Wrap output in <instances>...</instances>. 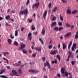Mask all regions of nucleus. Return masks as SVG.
Masks as SVG:
<instances>
[{
	"label": "nucleus",
	"mask_w": 78,
	"mask_h": 78,
	"mask_svg": "<svg viewBox=\"0 0 78 78\" xmlns=\"http://www.w3.org/2000/svg\"><path fill=\"white\" fill-rule=\"evenodd\" d=\"M51 3H49L48 5V8H51Z\"/></svg>",
	"instance_id": "nucleus-45"
},
{
	"label": "nucleus",
	"mask_w": 78,
	"mask_h": 78,
	"mask_svg": "<svg viewBox=\"0 0 78 78\" xmlns=\"http://www.w3.org/2000/svg\"><path fill=\"white\" fill-rule=\"evenodd\" d=\"M12 72L14 74V75H15V76H17V73L16 72V70H12Z\"/></svg>",
	"instance_id": "nucleus-12"
},
{
	"label": "nucleus",
	"mask_w": 78,
	"mask_h": 78,
	"mask_svg": "<svg viewBox=\"0 0 78 78\" xmlns=\"http://www.w3.org/2000/svg\"><path fill=\"white\" fill-rule=\"evenodd\" d=\"M71 63H72V65H74V64H75V62H74L73 61H72L71 62Z\"/></svg>",
	"instance_id": "nucleus-49"
},
{
	"label": "nucleus",
	"mask_w": 78,
	"mask_h": 78,
	"mask_svg": "<svg viewBox=\"0 0 78 78\" xmlns=\"http://www.w3.org/2000/svg\"><path fill=\"white\" fill-rule=\"evenodd\" d=\"M57 76H58V77H61V75H60V74H57Z\"/></svg>",
	"instance_id": "nucleus-55"
},
{
	"label": "nucleus",
	"mask_w": 78,
	"mask_h": 78,
	"mask_svg": "<svg viewBox=\"0 0 78 78\" xmlns=\"http://www.w3.org/2000/svg\"><path fill=\"white\" fill-rule=\"evenodd\" d=\"M47 10H45L43 14V18L45 19V16H47Z\"/></svg>",
	"instance_id": "nucleus-14"
},
{
	"label": "nucleus",
	"mask_w": 78,
	"mask_h": 78,
	"mask_svg": "<svg viewBox=\"0 0 78 78\" xmlns=\"http://www.w3.org/2000/svg\"><path fill=\"white\" fill-rule=\"evenodd\" d=\"M39 6V2L38 1H36L35 3L33 6V8H34L35 6L36 8H38Z\"/></svg>",
	"instance_id": "nucleus-3"
},
{
	"label": "nucleus",
	"mask_w": 78,
	"mask_h": 78,
	"mask_svg": "<svg viewBox=\"0 0 78 78\" xmlns=\"http://www.w3.org/2000/svg\"><path fill=\"white\" fill-rule=\"evenodd\" d=\"M62 45H63V50H66V47H67V46L65 44V43H62Z\"/></svg>",
	"instance_id": "nucleus-11"
},
{
	"label": "nucleus",
	"mask_w": 78,
	"mask_h": 78,
	"mask_svg": "<svg viewBox=\"0 0 78 78\" xmlns=\"http://www.w3.org/2000/svg\"><path fill=\"white\" fill-rule=\"evenodd\" d=\"M54 30L56 31H58L59 30V28L57 27H55L54 28Z\"/></svg>",
	"instance_id": "nucleus-32"
},
{
	"label": "nucleus",
	"mask_w": 78,
	"mask_h": 78,
	"mask_svg": "<svg viewBox=\"0 0 78 78\" xmlns=\"http://www.w3.org/2000/svg\"><path fill=\"white\" fill-rule=\"evenodd\" d=\"M36 54H34L32 55V57H36Z\"/></svg>",
	"instance_id": "nucleus-51"
},
{
	"label": "nucleus",
	"mask_w": 78,
	"mask_h": 78,
	"mask_svg": "<svg viewBox=\"0 0 78 78\" xmlns=\"http://www.w3.org/2000/svg\"><path fill=\"white\" fill-rule=\"evenodd\" d=\"M14 66H20V61H18V63H16L15 64H13Z\"/></svg>",
	"instance_id": "nucleus-17"
},
{
	"label": "nucleus",
	"mask_w": 78,
	"mask_h": 78,
	"mask_svg": "<svg viewBox=\"0 0 78 78\" xmlns=\"http://www.w3.org/2000/svg\"><path fill=\"white\" fill-rule=\"evenodd\" d=\"M78 10H75L74 11H73L72 12V14H76V13H78Z\"/></svg>",
	"instance_id": "nucleus-15"
},
{
	"label": "nucleus",
	"mask_w": 78,
	"mask_h": 78,
	"mask_svg": "<svg viewBox=\"0 0 78 78\" xmlns=\"http://www.w3.org/2000/svg\"><path fill=\"white\" fill-rule=\"evenodd\" d=\"M32 35V34L31 33H29L28 34V36L27 37L28 39H29L30 41H31V39H32V36L31 35Z\"/></svg>",
	"instance_id": "nucleus-5"
},
{
	"label": "nucleus",
	"mask_w": 78,
	"mask_h": 78,
	"mask_svg": "<svg viewBox=\"0 0 78 78\" xmlns=\"http://www.w3.org/2000/svg\"><path fill=\"white\" fill-rule=\"evenodd\" d=\"M23 53H24V54H27V50L25 49H21Z\"/></svg>",
	"instance_id": "nucleus-19"
},
{
	"label": "nucleus",
	"mask_w": 78,
	"mask_h": 78,
	"mask_svg": "<svg viewBox=\"0 0 78 78\" xmlns=\"http://www.w3.org/2000/svg\"><path fill=\"white\" fill-rule=\"evenodd\" d=\"M10 18V16H8L5 17V19L6 20H9V19Z\"/></svg>",
	"instance_id": "nucleus-35"
},
{
	"label": "nucleus",
	"mask_w": 78,
	"mask_h": 78,
	"mask_svg": "<svg viewBox=\"0 0 78 78\" xmlns=\"http://www.w3.org/2000/svg\"><path fill=\"white\" fill-rule=\"evenodd\" d=\"M56 10H57V7H55L54 9L52 10V12H55L56 11Z\"/></svg>",
	"instance_id": "nucleus-24"
},
{
	"label": "nucleus",
	"mask_w": 78,
	"mask_h": 78,
	"mask_svg": "<svg viewBox=\"0 0 78 78\" xmlns=\"http://www.w3.org/2000/svg\"><path fill=\"white\" fill-rule=\"evenodd\" d=\"M10 11V9H8L7 10V12H9Z\"/></svg>",
	"instance_id": "nucleus-63"
},
{
	"label": "nucleus",
	"mask_w": 78,
	"mask_h": 78,
	"mask_svg": "<svg viewBox=\"0 0 78 78\" xmlns=\"http://www.w3.org/2000/svg\"><path fill=\"white\" fill-rule=\"evenodd\" d=\"M65 71V69L64 68H62L61 69V71L62 73L64 74Z\"/></svg>",
	"instance_id": "nucleus-21"
},
{
	"label": "nucleus",
	"mask_w": 78,
	"mask_h": 78,
	"mask_svg": "<svg viewBox=\"0 0 78 78\" xmlns=\"http://www.w3.org/2000/svg\"><path fill=\"white\" fill-rule=\"evenodd\" d=\"M57 62H58L57 61V60L56 59H55V61H52L51 62L52 64H54V63L56 64Z\"/></svg>",
	"instance_id": "nucleus-27"
},
{
	"label": "nucleus",
	"mask_w": 78,
	"mask_h": 78,
	"mask_svg": "<svg viewBox=\"0 0 78 78\" xmlns=\"http://www.w3.org/2000/svg\"><path fill=\"white\" fill-rule=\"evenodd\" d=\"M38 33L37 32V31H36L35 33L34 34H35V35H36Z\"/></svg>",
	"instance_id": "nucleus-61"
},
{
	"label": "nucleus",
	"mask_w": 78,
	"mask_h": 78,
	"mask_svg": "<svg viewBox=\"0 0 78 78\" xmlns=\"http://www.w3.org/2000/svg\"><path fill=\"white\" fill-rule=\"evenodd\" d=\"M8 43L9 44H11L12 43V40H11V39H8Z\"/></svg>",
	"instance_id": "nucleus-26"
},
{
	"label": "nucleus",
	"mask_w": 78,
	"mask_h": 78,
	"mask_svg": "<svg viewBox=\"0 0 78 78\" xmlns=\"http://www.w3.org/2000/svg\"><path fill=\"white\" fill-rule=\"evenodd\" d=\"M57 58H58V61H60V60H61V57H60V55H57Z\"/></svg>",
	"instance_id": "nucleus-34"
},
{
	"label": "nucleus",
	"mask_w": 78,
	"mask_h": 78,
	"mask_svg": "<svg viewBox=\"0 0 78 78\" xmlns=\"http://www.w3.org/2000/svg\"><path fill=\"white\" fill-rule=\"evenodd\" d=\"M30 72H31L32 73H38L39 71H35V70L31 69L29 70Z\"/></svg>",
	"instance_id": "nucleus-10"
},
{
	"label": "nucleus",
	"mask_w": 78,
	"mask_h": 78,
	"mask_svg": "<svg viewBox=\"0 0 78 78\" xmlns=\"http://www.w3.org/2000/svg\"><path fill=\"white\" fill-rule=\"evenodd\" d=\"M53 47V45H49L48 46V48H49V49H51V48H52Z\"/></svg>",
	"instance_id": "nucleus-41"
},
{
	"label": "nucleus",
	"mask_w": 78,
	"mask_h": 78,
	"mask_svg": "<svg viewBox=\"0 0 78 78\" xmlns=\"http://www.w3.org/2000/svg\"><path fill=\"white\" fill-rule=\"evenodd\" d=\"M58 25L59 26H62V23L61 22H60L58 23Z\"/></svg>",
	"instance_id": "nucleus-42"
},
{
	"label": "nucleus",
	"mask_w": 78,
	"mask_h": 78,
	"mask_svg": "<svg viewBox=\"0 0 78 78\" xmlns=\"http://www.w3.org/2000/svg\"><path fill=\"white\" fill-rule=\"evenodd\" d=\"M66 25L67 27H70V24L69 23H66Z\"/></svg>",
	"instance_id": "nucleus-37"
},
{
	"label": "nucleus",
	"mask_w": 78,
	"mask_h": 78,
	"mask_svg": "<svg viewBox=\"0 0 78 78\" xmlns=\"http://www.w3.org/2000/svg\"><path fill=\"white\" fill-rule=\"evenodd\" d=\"M67 14H71V10H70L68 9L67 10Z\"/></svg>",
	"instance_id": "nucleus-29"
},
{
	"label": "nucleus",
	"mask_w": 78,
	"mask_h": 78,
	"mask_svg": "<svg viewBox=\"0 0 78 78\" xmlns=\"http://www.w3.org/2000/svg\"><path fill=\"white\" fill-rule=\"evenodd\" d=\"M41 33L43 35H44L45 34V30L44 29V28L42 29Z\"/></svg>",
	"instance_id": "nucleus-16"
},
{
	"label": "nucleus",
	"mask_w": 78,
	"mask_h": 78,
	"mask_svg": "<svg viewBox=\"0 0 78 78\" xmlns=\"http://www.w3.org/2000/svg\"><path fill=\"white\" fill-rule=\"evenodd\" d=\"M10 37L11 39H14V36L12 35H11Z\"/></svg>",
	"instance_id": "nucleus-46"
},
{
	"label": "nucleus",
	"mask_w": 78,
	"mask_h": 78,
	"mask_svg": "<svg viewBox=\"0 0 78 78\" xmlns=\"http://www.w3.org/2000/svg\"><path fill=\"white\" fill-rule=\"evenodd\" d=\"M46 63H44V67H46L47 66L49 69H50L51 68L50 67V64L49 63V62L47 61H46Z\"/></svg>",
	"instance_id": "nucleus-1"
},
{
	"label": "nucleus",
	"mask_w": 78,
	"mask_h": 78,
	"mask_svg": "<svg viewBox=\"0 0 78 78\" xmlns=\"http://www.w3.org/2000/svg\"><path fill=\"white\" fill-rule=\"evenodd\" d=\"M11 12L12 13H13L14 14L16 12V11L15 10H12Z\"/></svg>",
	"instance_id": "nucleus-52"
},
{
	"label": "nucleus",
	"mask_w": 78,
	"mask_h": 78,
	"mask_svg": "<svg viewBox=\"0 0 78 78\" xmlns=\"http://www.w3.org/2000/svg\"><path fill=\"white\" fill-rule=\"evenodd\" d=\"M33 22V20L32 19H30L29 20V23H31Z\"/></svg>",
	"instance_id": "nucleus-53"
},
{
	"label": "nucleus",
	"mask_w": 78,
	"mask_h": 78,
	"mask_svg": "<svg viewBox=\"0 0 78 78\" xmlns=\"http://www.w3.org/2000/svg\"><path fill=\"white\" fill-rule=\"evenodd\" d=\"M73 55V54H72V53L71 51H69V55L70 56H72Z\"/></svg>",
	"instance_id": "nucleus-44"
},
{
	"label": "nucleus",
	"mask_w": 78,
	"mask_h": 78,
	"mask_svg": "<svg viewBox=\"0 0 78 78\" xmlns=\"http://www.w3.org/2000/svg\"><path fill=\"white\" fill-rule=\"evenodd\" d=\"M62 2L63 3H67V0H62Z\"/></svg>",
	"instance_id": "nucleus-36"
},
{
	"label": "nucleus",
	"mask_w": 78,
	"mask_h": 78,
	"mask_svg": "<svg viewBox=\"0 0 78 78\" xmlns=\"http://www.w3.org/2000/svg\"><path fill=\"white\" fill-rule=\"evenodd\" d=\"M56 17H55V16H54L53 17V18L52 20H53V21L55 20H56Z\"/></svg>",
	"instance_id": "nucleus-50"
},
{
	"label": "nucleus",
	"mask_w": 78,
	"mask_h": 78,
	"mask_svg": "<svg viewBox=\"0 0 78 78\" xmlns=\"http://www.w3.org/2000/svg\"><path fill=\"white\" fill-rule=\"evenodd\" d=\"M56 53H58V50L51 51L50 53V54H51L52 55H56Z\"/></svg>",
	"instance_id": "nucleus-6"
},
{
	"label": "nucleus",
	"mask_w": 78,
	"mask_h": 78,
	"mask_svg": "<svg viewBox=\"0 0 78 78\" xmlns=\"http://www.w3.org/2000/svg\"><path fill=\"white\" fill-rule=\"evenodd\" d=\"M74 28V26H73V25H72L71 26V28Z\"/></svg>",
	"instance_id": "nucleus-60"
},
{
	"label": "nucleus",
	"mask_w": 78,
	"mask_h": 78,
	"mask_svg": "<svg viewBox=\"0 0 78 78\" xmlns=\"http://www.w3.org/2000/svg\"><path fill=\"white\" fill-rule=\"evenodd\" d=\"M5 25H6V26H9V24H8V23L7 22L5 23Z\"/></svg>",
	"instance_id": "nucleus-56"
},
{
	"label": "nucleus",
	"mask_w": 78,
	"mask_h": 78,
	"mask_svg": "<svg viewBox=\"0 0 78 78\" xmlns=\"http://www.w3.org/2000/svg\"><path fill=\"white\" fill-rule=\"evenodd\" d=\"M7 68L8 69H10V67L9 66H7Z\"/></svg>",
	"instance_id": "nucleus-59"
},
{
	"label": "nucleus",
	"mask_w": 78,
	"mask_h": 78,
	"mask_svg": "<svg viewBox=\"0 0 78 78\" xmlns=\"http://www.w3.org/2000/svg\"><path fill=\"white\" fill-rule=\"evenodd\" d=\"M9 75L11 76H14V74L11 73H10Z\"/></svg>",
	"instance_id": "nucleus-48"
},
{
	"label": "nucleus",
	"mask_w": 78,
	"mask_h": 78,
	"mask_svg": "<svg viewBox=\"0 0 78 78\" xmlns=\"http://www.w3.org/2000/svg\"><path fill=\"white\" fill-rule=\"evenodd\" d=\"M20 73H22V70L21 69H20Z\"/></svg>",
	"instance_id": "nucleus-57"
},
{
	"label": "nucleus",
	"mask_w": 78,
	"mask_h": 78,
	"mask_svg": "<svg viewBox=\"0 0 78 78\" xmlns=\"http://www.w3.org/2000/svg\"><path fill=\"white\" fill-rule=\"evenodd\" d=\"M3 59L4 60H5V61H7V64H8L9 63V62L8 61V60L7 59V58H5L3 57Z\"/></svg>",
	"instance_id": "nucleus-28"
},
{
	"label": "nucleus",
	"mask_w": 78,
	"mask_h": 78,
	"mask_svg": "<svg viewBox=\"0 0 78 78\" xmlns=\"http://www.w3.org/2000/svg\"><path fill=\"white\" fill-rule=\"evenodd\" d=\"M35 49L36 50H37V51H41V48H39L38 47H36Z\"/></svg>",
	"instance_id": "nucleus-20"
},
{
	"label": "nucleus",
	"mask_w": 78,
	"mask_h": 78,
	"mask_svg": "<svg viewBox=\"0 0 78 78\" xmlns=\"http://www.w3.org/2000/svg\"><path fill=\"white\" fill-rule=\"evenodd\" d=\"M52 44V41H50L49 44Z\"/></svg>",
	"instance_id": "nucleus-62"
},
{
	"label": "nucleus",
	"mask_w": 78,
	"mask_h": 78,
	"mask_svg": "<svg viewBox=\"0 0 78 78\" xmlns=\"http://www.w3.org/2000/svg\"><path fill=\"white\" fill-rule=\"evenodd\" d=\"M3 72H5V69H2L1 71L0 72V74L1 75V74H3Z\"/></svg>",
	"instance_id": "nucleus-23"
},
{
	"label": "nucleus",
	"mask_w": 78,
	"mask_h": 78,
	"mask_svg": "<svg viewBox=\"0 0 78 78\" xmlns=\"http://www.w3.org/2000/svg\"><path fill=\"white\" fill-rule=\"evenodd\" d=\"M32 30H34L36 28H35V27H34V25H32Z\"/></svg>",
	"instance_id": "nucleus-31"
},
{
	"label": "nucleus",
	"mask_w": 78,
	"mask_h": 78,
	"mask_svg": "<svg viewBox=\"0 0 78 78\" xmlns=\"http://www.w3.org/2000/svg\"><path fill=\"white\" fill-rule=\"evenodd\" d=\"M3 17H0V20H3Z\"/></svg>",
	"instance_id": "nucleus-58"
},
{
	"label": "nucleus",
	"mask_w": 78,
	"mask_h": 78,
	"mask_svg": "<svg viewBox=\"0 0 78 78\" xmlns=\"http://www.w3.org/2000/svg\"><path fill=\"white\" fill-rule=\"evenodd\" d=\"M60 19L62 21H63V17L62 16H61L60 17Z\"/></svg>",
	"instance_id": "nucleus-43"
},
{
	"label": "nucleus",
	"mask_w": 78,
	"mask_h": 78,
	"mask_svg": "<svg viewBox=\"0 0 78 78\" xmlns=\"http://www.w3.org/2000/svg\"><path fill=\"white\" fill-rule=\"evenodd\" d=\"M42 59L43 61H45V57H43L42 58Z\"/></svg>",
	"instance_id": "nucleus-47"
},
{
	"label": "nucleus",
	"mask_w": 78,
	"mask_h": 78,
	"mask_svg": "<svg viewBox=\"0 0 78 78\" xmlns=\"http://www.w3.org/2000/svg\"><path fill=\"white\" fill-rule=\"evenodd\" d=\"M68 75H70V73H68V72H67V71H66L65 72V76H66V77H67V76H68Z\"/></svg>",
	"instance_id": "nucleus-13"
},
{
	"label": "nucleus",
	"mask_w": 78,
	"mask_h": 78,
	"mask_svg": "<svg viewBox=\"0 0 78 78\" xmlns=\"http://www.w3.org/2000/svg\"><path fill=\"white\" fill-rule=\"evenodd\" d=\"M25 47H26V45H25V44L23 43H21V48H20L21 50H22Z\"/></svg>",
	"instance_id": "nucleus-7"
},
{
	"label": "nucleus",
	"mask_w": 78,
	"mask_h": 78,
	"mask_svg": "<svg viewBox=\"0 0 78 78\" xmlns=\"http://www.w3.org/2000/svg\"><path fill=\"white\" fill-rule=\"evenodd\" d=\"M28 9H26L24 11H22L21 12H20V14H22V15H23V14L25 15L27 14H28Z\"/></svg>",
	"instance_id": "nucleus-2"
},
{
	"label": "nucleus",
	"mask_w": 78,
	"mask_h": 78,
	"mask_svg": "<svg viewBox=\"0 0 78 78\" xmlns=\"http://www.w3.org/2000/svg\"><path fill=\"white\" fill-rule=\"evenodd\" d=\"M39 41H41V43H42V44H44V42L42 40V38H39Z\"/></svg>",
	"instance_id": "nucleus-39"
},
{
	"label": "nucleus",
	"mask_w": 78,
	"mask_h": 78,
	"mask_svg": "<svg viewBox=\"0 0 78 78\" xmlns=\"http://www.w3.org/2000/svg\"><path fill=\"white\" fill-rule=\"evenodd\" d=\"M75 38L76 39H78V32H77L76 33V35L75 36Z\"/></svg>",
	"instance_id": "nucleus-18"
},
{
	"label": "nucleus",
	"mask_w": 78,
	"mask_h": 78,
	"mask_svg": "<svg viewBox=\"0 0 78 78\" xmlns=\"http://www.w3.org/2000/svg\"><path fill=\"white\" fill-rule=\"evenodd\" d=\"M3 55L5 56H6L7 55H9V53L8 52H4V53L3 54Z\"/></svg>",
	"instance_id": "nucleus-30"
},
{
	"label": "nucleus",
	"mask_w": 78,
	"mask_h": 78,
	"mask_svg": "<svg viewBox=\"0 0 78 78\" xmlns=\"http://www.w3.org/2000/svg\"><path fill=\"white\" fill-rule=\"evenodd\" d=\"M17 35H18V30H15V36H17Z\"/></svg>",
	"instance_id": "nucleus-33"
},
{
	"label": "nucleus",
	"mask_w": 78,
	"mask_h": 78,
	"mask_svg": "<svg viewBox=\"0 0 78 78\" xmlns=\"http://www.w3.org/2000/svg\"><path fill=\"white\" fill-rule=\"evenodd\" d=\"M57 23L55 21L53 22L51 24V26L52 27H54L56 26Z\"/></svg>",
	"instance_id": "nucleus-9"
},
{
	"label": "nucleus",
	"mask_w": 78,
	"mask_h": 78,
	"mask_svg": "<svg viewBox=\"0 0 78 78\" xmlns=\"http://www.w3.org/2000/svg\"><path fill=\"white\" fill-rule=\"evenodd\" d=\"M63 27H60L59 28H58V30L59 31H61V30H63Z\"/></svg>",
	"instance_id": "nucleus-40"
},
{
	"label": "nucleus",
	"mask_w": 78,
	"mask_h": 78,
	"mask_svg": "<svg viewBox=\"0 0 78 78\" xmlns=\"http://www.w3.org/2000/svg\"><path fill=\"white\" fill-rule=\"evenodd\" d=\"M76 43H74L73 44V45L71 48V50L72 51H73L74 50H75V49L76 48Z\"/></svg>",
	"instance_id": "nucleus-4"
},
{
	"label": "nucleus",
	"mask_w": 78,
	"mask_h": 78,
	"mask_svg": "<svg viewBox=\"0 0 78 78\" xmlns=\"http://www.w3.org/2000/svg\"><path fill=\"white\" fill-rule=\"evenodd\" d=\"M24 28H25L24 27L22 28L21 30V31H23V30H24Z\"/></svg>",
	"instance_id": "nucleus-54"
},
{
	"label": "nucleus",
	"mask_w": 78,
	"mask_h": 78,
	"mask_svg": "<svg viewBox=\"0 0 78 78\" xmlns=\"http://www.w3.org/2000/svg\"><path fill=\"white\" fill-rule=\"evenodd\" d=\"M72 41H71L68 45V49H70V47H71V45H72Z\"/></svg>",
	"instance_id": "nucleus-25"
},
{
	"label": "nucleus",
	"mask_w": 78,
	"mask_h": 78,
	"mask_svg": "<svg viewBox=\"0 0 78 78\" xmlns=\"http://www.w3.org/2000/svg\"><path fill=\"white\" fill-rule=\"evenodd\" d=\"M30 0H27V2L26 3V5H28V4L30 3Z\"/></svg>",
	"instance_id": "nucleus-38"
},
{
	"label": "nucleus",
	"mask_w": 78,
	"mask_h": 78,
	"mask_svg": "<svg viewBox=\"0 0 78 78\" xmlns=\"http://www.w3.org/2000/svg\"><path fill=\"white\" fill-rule=\"evenodd\" d=\"M13 44L14 45L16 46H17L18 45H19V44H18V43L16 41H15L14 42Z\"/></svg>",
	"instance_id": "nucleus-22"
},
{
	"label": "nucleus",
	"mask_w": 78,
	"mask_h": 78,
	"mask_svg": "<svg viewBox=\"0 0 78 78\" xmlns=\"http://www.w3.org/2000/svg\"><path fill=\"white\" fill-rule=\"evenodd\" d=\"M71 34L72 33H71V32H68L65 35V37H70V36H71Z\"/></svg>",
	"instance_id": "nucleus-8"
},
{
	"label": "nucleus",
	"mask_w": 78,
	"mask_h": 78,
	"mask_svg": "<svg viewBox=\"0 0 78 78\" xmlns=\"http://www.w3.org/2000/svg\"><path fill=\"white\" fill-rule=\"evenodd\" d=\"M78 53V49H77L76 51V53Z\"/></svg>",
	"instance_id": "nucleus-64"
}]
</instances>
